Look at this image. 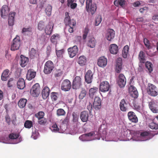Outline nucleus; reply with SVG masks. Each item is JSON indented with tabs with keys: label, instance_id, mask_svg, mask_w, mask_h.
<instances>
[{
	"label": "nucleus",
	"instance_id": "f257e3e1",
	"mask_svg": "<svg viewBox=\"0 0 158 158\" xmlns=\"http://www.w3.org/2000/svg\"><path fill=\"white\" fill-rule=\"evenodd\" d=\"M86 9L88 12L93 15L96 11V4L92 3V0H86Z\"/></svg>",
	"mask_w": 158,
	"mask_h": 158
},
{
	"label": "nucleus",
	"instance_id": "f03ea898",
	"mask_svg": "<svg viewBox=\"0 0 158 158\" xmlns=\"http://www.w3.org/2000/svg\"><path fill=\"white\" fill-rule=\"evenodd\" d=\"M146 89L148 94L151 96L156 97L158 95V90L157 87L152 84H148Z\"/></svg>",
	"mask_w": 158,
	"mask_h": 158
},
{
	"label": "nucleus",
	"instance_id": "7ed1b4c3",
	"mask_svg": "<svg viewBox=\"0 0 158 158\" xmlns=\"http://www.w3.org/2000/svg\"><path fill=\"white\" fill-rule=\"evenodd\" d=\"M53 68V63L50 60H48L44 64V72L46 74H49L52 72Z\"/></svg>",
	"mask_w": 158,
	"mask_h": 158
},
{
	"label": "nucleus",
	"instance_id": "20e7f679",
	"mask_svg": "<svg viewBox=\"0 0 158 158\" xmlns=\"http://www.w3.org/2000/svg\"><path fill=\"white\" fill-rule=\"evenodd\" d=\"M40 92V87L38 83H36L33 85L30 90L31 94L34 97L38 96Z\"/></svg>",
	"mask_w": 158,
	"mask_h": 158
},
{
	"label": "nucleus",
	"instance_id": "39448f33",
	"mask_svg": "<svg viewBox=\"0 0 158 158\" xmlns=\"http://www.w3.org/2000/svg\"><path fill=\"white\" fill-rule=\"evenodd\" d=\"M20 44V41L19 37V36L16 37L13 40L12 44L11 45V50L15 51L18 50L19 48Z\"/></svg>",
	"mask_w": 158,
	"mask_h": 158
},
{
	"label": "nucleus",
	"instance_id": "423d86ee",
	"mask_svg": "<svg viewBox=\"0 0 158 158\" xmlns=\"http://www.w3.org/2000/svg\"><path fill=\"white\" fill-rule=\"evenodd\" d=\"M117 83L121 88L124 87L126 83V79L125 76L122 73L120 74L117 79Z\"/></svg>",
	"mask_w": 158,
	"mask_h": 158
},
{
	"label": "nucleus",
	"instance_id": "0eeeda50",
	"mask_svg": "<svg viewBox=\"0 0 158 158\" xmlns=\"http://www.w3.org/2000/svg\"><path fill=\"white\" fill-rule=\"evenodd\" d=\"M71 84L70 81L68 79L63 81L61 85V89L64 91H69L71 89Z\"/></svg>",
	"mask_w": 158,
	"mask_h": 158
},
{
	"label": "nucleus",
	"instance_id": "6e6552de",
	"mask_svg": "<svg viewBox=\"0 0 158 158\" xmlns=\"http://www.w3.org/2000/svg\"><path fill=\"white\" fill-rule=\"evenodd\" d=\"M110 88L109 83L107 81L101 82L99 85L100 91L102 92H106L109 91Z\"/></svg>",
	"mask_w": 158,
	"mask_h": 158
},
{
	"label": "nucleus",
	"instance_id": "1a4fd4ad",
	"mask_svg": "<svg viewBox=\"0 0 158 158\" xmlns=\"http://www.w3.org/2000/svg\"><path fill=\"white\" fill-rule=\"evenodd\" d=\"M68 51L69 57L71 58H73L78 53V48L77 46L75 45L73 47L69 48L68 49Z\"/></svg>",
	"mask_w": 158,
	"mask_h": 158
},
{
	"label": "nucleus",
	"instance_id": "9d476101",
	"mask_svg": "<svg viewBox=\"0 0 158 158\" xmlns=\"http://www.w3.org/2000/svg\"><path fill=\"white\" fill-rule=\"evenodd\" d=\"M81 85V78L80 77L76 76L74 79L72 83L73 89H79Z\"/></svg>",
	"mask_w": 158,
	"mask_h": 158
},
{
	"label": "nucleus",
	"instance_id": "9b49d317",
	"mask_svg": "<svg viewBox=\"0 0 158 158\" xmlns=\"http://www.w3.org/2000/svg\"><path fill=\"white\" fill-rule=\"evenodd\" d=\"M94 73L90 70H89L86 73L85 76V80L88 84L91 83L92 82Z\"/></svg>",
	"mask_w": 158,
	"mask_h": 158
},
{
	"label": "nucleus",
	"instance_id": "f8f14e48",
	"mask_svg": "<svg viewBox=\"0 0 158 158\" xmlns=\"http://www.w3.org/2000/svg\"><path fill=\"white\" fill-rule=\"evenodd\" d=\"M54 24L52 21H50L48 25L45 27V32L47 35H50L53 31Z\"/></svg>",
	"mask_w": 158,
	"mask_h": 158
},
{
	"label": "nucleus",
	"instance_id": "ddd939ff",
	"mask_svg": "<svg viewBox=\"0 0 158 158\" xmlns=\"http://www.w3.org/2000/svg\"><path fill=\"white\" fill-rule=\"evenodd\" d=\"M100 128H99L98 132L96 131L94 132V139H100V137H104L107 134V132L105 130H103L102 134H100V132H101ZM103 139V138H102Z\"/></svg>",
	"mask_w": 158,
	"mask_h": 158
},
{
	"label": "nucleus",
	"instance_id": "4468645a",
	"mask_svg": "<svg viewBox=\"0 0 158 158\" xmlns=\"http://www.w3.org/2000/svg\"><path fill=\"white\" fill-rule=\"evenodd\" d=\"M127 116L129 119L132 122L136 123L138 122V118L133 112H129L127 114Z\"/></svg>",
	"mask_w": 158,
	"mask_h": 158
},
{
	"label": "nucleus",
	"instance_id": "2eb2a0df",
	"mask_svg": "<svg viewBox=\"0 0 158 158\" xmlns=\"http://www.w3.org/2000/svg\"><path fill=\"white\" fill-rule=\"evenodd\" d=\"M114 31L111 29H108L106 34V37L107 40L110 41L113 40L115 36Z\"/></svg>",
	"mask_w": 158,
	"mask_h": 158
},
{
	"label": "nucleus",
	"instance_id": "dca6fc26",
	"mask_svg": "<svg viewBox=\"0 0 158 158\" xmlns=\"http://www.w3.org/2000/svg\"><path fill=\"white\" fill-rule=\"evenodd\" d=\"M107 60L106 58L104 56L100 57L98 60V65L101 67H104L106 66L107 64Z\"/></svg>",
	"mask_w": 158,
	"mask_h": 158
},
{
	"label": "nucleus",
	"instance_id": "f3484780",
	"mask_svg": "<svg viewBox=\"0 0 158 158\" xmlns=\"http://www.w3.org/2000/svg\"><path fill=\"white\" fill-rule=\"evenodd\" d=\"M101 100L100 97H95L93 106L96 109H100L101 108Z\"/></svg>",
	"mask_w": 158,
	"mask_h": 158
},
{
	"label": "nucleus",
	"instance_id": "a211bd4d",
	"mask_svg": "<svg viewBox=\"0 0 158 158\" xmlns=\"http://www.w3.org/2000/svg\"><path fill=\"white\" fill-rule=\"evenodd\" d=\"M98 88L96 87H94L91 88L89 92V97L93 98L98 93Z\"/></svg>",
	"mask_w": 158,
	"mask_h": 158
},
{
	"label": "nucleus",
	"instance_id": "6ab92c4d",
	"mask_svg": "<svg viewBox=\"0 0 158 158\" xmlns=\"http://www.w3.org/2000/svg\"><path fill=\"white\" fill-rule=\"evenodd\" d=\"M128 102H126L124 99H122L119 104L120 110L122 111L125 112L128 110L127 105Z\"/></svg>",
	"mask_w": 158,
	"mask_h": 158
},
{
	"label": "nucleus",
	"instance_id": "aec40b11",
	"mask_svg": "<svg viewBox=\"0 0 158 158\" xmlns=\"http://www.w3.org/2000/svg\"><path fill=\"white\" fill-rule=\"evenodd\" d=\"M148 106L151 110L154 113L158 112V109H157V104L153 101H152L149 103Z\"/></svg>",
	"mask_w": 158,
	"mask_h": 158
},
{
	"label": "nucleus",
	"instance_id": "412c9836",
	"mask_svg": "<svg viewBox=\"0 0 158 158\" xmlns=\"http://www.w3.org/2000/svg\"><path fill=\"white\" fill-rule=\"evenodd\" d=\"M36 74L35 72L32 69H30L27 71L26 75L27 78L28 80H31L35 77Z\"/></svg>",
	"mask_w": 158,
	"mask_h": 158
},
{
	"label": "nucleus",
	"instance_id": "4be33fe9",
	"mask_svg": "<svg viewBox=\"0 0 158 158\" xmlns=\"http://www.w3.org/2000/svg\"><path fill=\"white\" fill-rule=\"evenodd\" d=\"M50 92L49 88L47 86H45L42 92V95L44 99H46L49 96Z\"/></svg>",
	"mask_w": 158,
	"mask_h": 158
},
{
	"label": "nucleus",
	"instance_id": "5701e85b",
	"mask_svg": "<svg viewBox=\"0 0 158 158\" xmlns=\"http://www.w3.org/2000/svg\"><path fill=\"white\" fill-rule=\"evenodd\" d=\"M9 11L8 7L6 5H3L1 10V15L2 17L7 15Z\"/></svg>",
	"mask_w": 158,
	"mask_h": 158
},
{
	"label": "nucleus",
	"instance_id": "b1692460",
	"mask_svg": "<svg viewBox=\"0 0 158 158\" xmlns=\"http://www.w3.org/2000/svg\"><path fill=\"white\" fill-rule=\"evenodd\" d=\"M89 114L87 111H83L81 112L80 118L83 122H86L88 120Z\"/></svg>",
	"mask_w": 158,
	"mask_h": 158
},
{
	"label": "nucleus",
	"instance_id": "393cba45",
	"mask_svg": "<svg viewBox=\"0 0 158 158\" xmlns=\"http://www.w3.org/2000/svg\"><path fill=\"white\" fill-rule=\"evenodd\" d=\"M17 88L20 89H22L24 88L25 86V82L23 79L20 78L18 80L17 83Z\"/></svg>",
	"mask_w": 158,
	"mask_h": 158
},
{
	"label": "nucleus",
	"instance_id": "a878e982",
	"mask_svg": "<svg viewBox=\"0 0 158 158\" xmlns=\"http://www.w3.org/2000/svg\"><path fill=\"white\" fill-rule=\"evenodd\" d=\"M145 57L144 52L142 51H140L138 55V59L140 63H144L145 62Z\"/></svg>",
	"mask_w": 158,
	"mask_h": 158
},
{
	"label": "nucleus",
	"instance_id": "bb28decb",
	"mask_svg": "<svg viewBox=\"0 0 158 158\" xmlns=\"http://www.w3.org/2000/svg\"><path fill=\"white\" fill-rule=\"evenodd\" d=\"M15 14V12H10L9 15L8 20V24L10 26H12L14 25V17Z\"/></svg>",
	"mask_w": 158,
	"mask_h": 158
},
{
	"label": "nucleus",
	"instance_id": "cd10ccee",
	"mask_svg": "<svg viewBox=\"0 0 158 158\" xmlns=\"http://www.w3.org/2000/svg\"><path fill=\"white\" fill-rule=\"evenodd\" d=\"M64 21L66 25L71 24L73 22H76L74 21L71 20L70 17L69 15V13L68 12H66L65 13V16Z\"/></svg>",
	"mask_w": 158,
	"mask_h": 158
},
{
	"label": "nucleus",
	"instance_id": "c85d7f7f",
	"mask_svg": "<svg viewBox=\"0 0 158 158\" xmlns=\"http://www.w3.org/2000/svg\"><path fill=\"white\" fill-rule=\"evenodd\" d=\"M86 62V57L84 56H80L78 58L77 60V63L81 66H83L85 65Z\"/></svg>",
	"mask_w": 158,
	"mask_h": 158
},
{
	"label": "nucleus",
	"instance_id": "c756f323",
	"mask_svg": "<svg viewBox=\"0 0 158 158\" xmlns=\"http://www.w3.org/2000/svg\"><path fill=\"white\" fill-rule=\"evenodd\" d=\"M110 50L111 54H116L118 51V47L116 44H112L110 46Z\"/></svg>",
	"mask_w": 158,
	"mask_h": 158
},
{
	"label": "nucleus",
	"instance_id": "7c9ffc66",
	"mask_svg": "<svg viewBox=\"0 0 158 158\" xmlns=\"http://www.w3.org/2000/svg\"><path fill=\"white\" fill-rule=\"evenodd\" d=\"M20 59H21L20 65L22 67H24L27 65V63L28 61V59L23 55H21Z\"/></svg>",
	"mask_w": 158,
	"mask_h": 158
},
{
	"label": "nucleus",
	"instance_id": "2f4dec72",
	"mask_svg": "<svg viewBox=\"0 0 158 158\" xmlns=\"http://www.w3.org/2000/svg\"><path fill=\"white\" fill-rule=\"evenodd\" d=\"M9 70L8 69H5L4 71L1 75V79L3 81H6L9 77Z\"/></svg>",
	"mask_w": 158,
	"mask_h": 158
},
{
	"label": "nucleus",
	"instance_id": "473e14b6",
	"mask_svg": "<svg viewBox=\"0 0 158 158\" xmlns=\"http://www.w3.org/2000/svg\"><path fill=\"white\" fill-rule=\"evenodd\" d=\"M129 47L128 45L125 46L123 49L122 52V56L124 58H127L128 53Z\"/></svg>",
	"mask_w": 158,
	"mask_h": 158
},
{
	"label": "nucleus",
	"instance_id": "72a5a7b5",
	"mask_svg": "<svg viewBox=\"0 0 158 158\" xmlns=\"http://www.w3.org/2000/svg\"><path fill=\"white\" fill-rule=\"evenodd\" d=\"M52 9V7L50 5H48L46 6L45 12L48 16H50L51 15Z\"/></svg>",
	"mask_w": 158,
	"mask_h": 158
},
{
	"label": "nucleus",
	"instance_id": "f704fd0d",
	"mask_svg": "<svg viewBox=\"0 0 158 158\" xmlns=\"http://www.w3.org/2000/svg\"><path fill=\"white\" fill-rule=\"evenodd\" d=\"M27 102V100L26 99H20L18 102V105L20 108H23L26 106Z\"/></svg>",
	"mask_w": 158,
	"mask_h": 158
},
{
	"label": "nucleus",
	"instance_id": "c9c22d12",
	"mask_svg": "<svg viewBox=\"0 0 158 158\" xmlns=\"http://www.w3.org/2000/svg\"><path fill=\"white\" fill-rule=\"evenodd\" d=\"M95 40L94 38H90L88 40V46L91 48H94L95 46Z\"/></svg>",
	"mask_w": 158,
	"mask_h": 158
},
{
	"label": "nucleus",
	"instance_id": "e433bc0d",
	"mask_svg": "<svg viewBox=\"0 0 158 158\" xmlns=\"http://www.w3.org/2000/svg\"><path fill=\"white\" fill-rule=\"evenodd\" d=\"M94 135V132H91L89 133L82 135L80 136L79 138L80 139H81L82 140H84L86 139L87 137L92 136Z\"/></svg>",
	"mask_w": 158,
	"mask_h": 158
},
{
	"label": "nucleus",
	"instance_id": "4c0bfd02",
	"mask_svg": "<svg viewBox=\"0 0 158 158\" xmlns=\"http://www.w3.org/2000/svg\"><path fill=\"white\" fill-rule=\"evenodd\" d=\"M76 25V22H73L71 24L66 25V28L68 29L69 32L70 33H73V27Z\"/></svg>",
	"mask_w": 158,
	"mask_h": 158
},
{
	"label": "nucleus",
	"instance_id": "58836bf2",
	"mask_svg": "<svg viewBox=\"0 0 158 158\" xmlns=\"http://www.w3.org/2000/svg\"><path fill=\"white\" fill-rule=\"evenodd\" d=\"M145 67L148 69L149 73H151L153 71V65L150 62L147 61L145 62Z\"/></svg>",
	"mask_w": 158,
	"mask_h": 158
},
{
	"label": "nucleus",
	"instance_id": "ea45409f",
	"mask_svg": "<svg viewBox=\"0 0 158 158\" xmlns=\"http://www.w3.org/2000/svg\"><path fill=\"white\" fill-rule=\"evenodd\" d=\"M19 136V134L16 133H12L9 135V138L11 139H16Z\"/></svg>",
	"mask_w": 158,
	"mask_h": 158
},
{
	"label": "nucleus",
	"instance_id": "a19ab883",
	"mask_svg": "<svg viewBox=\"0 0 158 158\" xmlns=\"http://www.w3.org/2000/svg\"><path fill=\"white\" fill-rule=\"evenodd\" d=\"M45 23L43 21H40L38 23L37 28L40 31L44 30L45 27Z\"/></svg>",
	"mask_w": 158,
	"mask_h": 158
},
{
	"label": "nucleus",
	"instance_id": "79ce46f5",
	"mask_svg": "<svg viewBox=\"0 0 158 158\" xmlns=\"http://www.w3.org/2000/svg\"><path fill=\"white\" fill-rule=\"evenodd\" d=\"M29 55L31 58H33L34 57L37 55V51L34 48H31L29 52Z\"/></svg>",
	"mask_w": 158,
	"mask_h": 158
},
{
	"label": "nucleus",
	"instance_id": "37998d69",
	"mask_svg": "<svg viewBox=\"0 0 158 158\" xmlns=\"http://www.w3.org/2000/svg\"><path fill=\"white\" fill-rule=\"evenodd\" d=\"M149 127L152 129H158V124L154 122H152L150 123L148 125Z\"/></svg>",
	"mask_w": 158,
	"mask_h": 158
},
{
	"label": "nucleus",
	"instance_id": "c03bdc74",
	"mask_svg": "<svg viewBox=\"0 0 158 158\" xmlns=\"http://www.w3.org/2000/svg\"><path fill=\"white\" fill-rule=\"evenodd\" d=\"M58 93L56 92H52L51 93V97L52 101H56L57 100Z\"/></svg>",
	"mask_w": 158,
	"mask_h": 158
},
{
	"label": "nucleus",
	"instance_id": "a18cd8bd",
	"mask_svg": "<svg viewBox=\"0 0 158 158\" xmlns=\"http://www.w3.org/2000/svg\"><path fill=\"white\" fill-rule=\"evenodd\" d=\"M59 38L60 36L58 34H54L51 37V41L52 43H54Z\"/></svg>",
	"mask_w": 158,
	"mask_h": 158
},
{
	"label": "nucleus",
	"instance_id": "49530a36",
	"mask_svg": "<svg viewBox=\"0 0 158 158\" xmlns=\"http://www.w3.org/2000/svg\"><path fill=\"white\" fill-rule=\"evenodd\" d=\"M56 114L58 116L64 115L65 112L63 109H59L57 110Z\"/></svg>",
	"mask_w": 158,
	"mask_h": 158
},
{
	"label": "nucleus",
	"instance_id": "de8ad7c7",
	"mask_svg": "<svg viewBox=\"0 0 158 158\" xmlns=\"http://www.w3.org/2000/svg\"><path fill=\"white\" fill-rule=\"evenodd\" d=\"M50 129L52 131L54 132H57L59 131V129L56 123H55L53 124L51 127Z\"/></svg>",
	"mask_w": 158,
	"mask_h": 158
},
{
	"label": "nucleus",
	"instance_id": "09e8293b",
	"mask_svg": "<svg viewBox=\"0 0 158 158\" xmlns=\"http://www.w3.org/2000/svg\"><path fill=\"white\" fill-rule=\"evenodd\" d=\"M24 126L26 128H31L32 126V121L30 120H27L24 123Z\"/></svg>",
	"mask_w": 158,
	"mask_h": 158
},
{
	"label": "nucleus",
	"instance_id": "8fccbe9b",
	"mask_svg": "<svg viewBox=\"0 0 158 158\" xmlns=\"http://www.w3.org/2000/svg\"><path fill=\"white\" fill-rule=\"evenodd\" d=\"M44 113L43 111H40L35 115V117L38 119H40L41 118H44Z\"/></svg>",
	"mask_w": 158,
	"mask_h": 158
},
{
	"label": "nucleus",
	"instance_id": "3c124183",
	"mask_svg": "<svg viewBox=\"0 0 158 158\" xmlns=\"http://www.w3.org/2000/svg\"><path fill=\"white\" fill-rule=\"evenodd\" d=\"M102 21V18L101 16L100 15L98 16L95 19V26H98L101 23Z\"/></svg>",
	"mask_w": 158,
	"mask_h": 158
},
{
	"label": "nucleus",
	"instance_id": "603ef678",
	"mask_svg": "<svg viewBox=\"0 0 158 158\" xmlns=\"http://www.w3.org/2000/svg\"><path fill=\"white\" fill-rule=\"evenodd\" d=\"M38 123L40 125H44L47 122V120L45 118L38 119Z\"/></svg>",
	"mask_w": 158,
	"mask_h": 158
},
{
	"label": "nucleus",
	"instance_id": "864d4df0",
	"mask_svg": "<svg viewBox=\"0 0 158 158\" xmlns=\"http://www.w3.org/2000/svg\"><path fill=\"white\" fill-rule=\"evenodd\" d=\"M64 49H62L59 50L57 51L56 50V53L57 56L58 57H60L62 56V55L64 53Z\"/></svg>",
	"mask_w": 158,
	"mask_h": 158
},
{
	"label": "nucleus",
	"instance_id": "5fc2aeb1",
	"mask_svg": "<svg viewBox=\"0 0 158 158\" xmlns=\"http://www.w3.org/2000/svg\"><path fill=\"white\" fill-rule=\"evenodd\" d=\"M143 42L145 46L148 49H149L151 48L150 43L149 41L146 38H144Z\"/></svg>",
	"mask_w": 158,
	"mask_h": 158
},
{
	"label": "nucleus",
	"instance_id": "6e6d98bb",
	"mask_svg": "<svg viewBox=\"0 0 158 158\" xmlns=\"http://www.w3.org/2000/svg\"><path fill=\"white\" fill-rule=\"evenodd\" d=\"M149 135V133L147 131H144L141 132L140 134V136L141 137H143L145 138V140H147V137Z\"/></svg>",
	"mask_w": 158,
	"mask_h": 158
},
{
	"label": "nucleus",
	"instance_id": "4d7b16f0",
	"mask_svg": "<svg viewBox=\"0 0 158 158\" xmlns=\"http://www.w3.org/2000/svg\"><path fill=\"white\" fill-rule=\"evenodd\" d=\"M86 92L85 90H82L79 95V98L81 99H83L86 95Z\"/></svg>",
	"mask_w": 158,
	"mask_h": 158
},
{
	"label": "nucleus",
	"instance_id": "13d9d810",
	"mask_svg": "<svg viewBox=\"0 0 158 158\" xmlns=\"http://www.w3.org/2000/svg\"><path fill=\"white\" fill-rule=\"evenodd\" d=\"M72 115L73 116V121L74 122H76L78 120L79 114H77L76 112H73V113Z\"/></svg>",
	"mask_w": 158,
	"mask_h": 158
},
{
	"label": "nucleus",
	"instance_id": "bf43d9fd",
	"mask_svg": "<svg viewBox=\"0 0 158 158\" xmlns=\"http://www.w3.org/2000/svg\"><path fill=\"white\" fill-rule=\"evenodd\" d=\"M32 31V28L29 27L26 28H23L22 30V32L23 33H25L26 32H31Z\"/></svg>",
	"mask_w": 158,
	"mask_h": 158
},
{
	"label": "nucleus",
	"instance_id": "052dcab7",
	"mask_svg": "<svg viewBox=\"0 0 158 158\" xmlns=\"http://www.w3.org/2000/svg\"><path fill=\"white\" fill-rule=\"evenodd\" d=\"M131 94L132 97L134 98H137L138 96V93L137 90L132 92Z\"/></svg>",
	"mask_w": 158,
	"mask_h": 158
},
{
	"label": "nucleus",
	"instance_id": "680f3d73",
	"mask_svg": "<svg viewBox=\"0 0 158 158\" xmlns=\"http://www.w3.org/2000/svg\"><path fill=\"white\" fill-rule=\"evenodd\" d=\"M13 79L12 78H10L9 80L8 83L7 85L9 87H11L13 86L14 84Z\"/></svg>",
	"mask_w": 158,
	"mask_h": 158
},
{
	"label": "nucleus",
	"instance_id": "e2e57ef3",
	"mask_svg": "<svg viewBox=\"0 0 158 158\" xmlns=\"http://www.w3.org/2000/svg\"><path fill=\"white\" fill-rule=\"evenodd\" d=\"M69 118L68 116H67L62 121L63 124H66V125L68 123L69 121Z\"/></svg>",
	"mask_w": 158,
	"mask_h": 158
},
{
	"label": "nucleus",
	"instance_id": "0e129e2a",
	"mask_svg": "<svg viewBox=\"0 0 158 158\" xmlns=\"http://www.w3.org/2000/svg\"><path fill=\"white\" fill-rule=\"evenodd\" d=\"M126 1L125 0H119V5L122 7H123L125 6Z\"/></svg>",
	"mask_w": 158,
	"mask_h": 158
},
{
	"label": "nucleus",
	"instance_id": "69168bd1",
	"mask_svg": "<svg viewBox=\"0 0 158 158\" xmlns=\"http://www.w3.org/2000/svg\"><path fill=\"white\" fill-rule=\"evenodd\" d=\"M122 69V66L119 65H116L115 69L117 73H120Z\"/></svg>",
	"mask_w": 158,
	"mask_h": 158
},
{
	"label": "nucleus",
	"instance_id": "338daca9",
	"mask_svg": "<svg viewBox=\"0 0 158 158\" xmlns=\"http://www.w3.org/2000/svg\"><path fill=\"white\" fill-rule=\"evenodd\" d=\"M122 60L121 58H118L117 60L116 65H119L122 66Z\"/></svg>",
	"mask_w": 158,
	"mask_h": 158
},
{
	"label": "nucleus",
	"instance_id": "774afa93",
	"mask_svg": "<svg viewBox=\"0 0 158 158\" xmlns=\"http://www.w3.org/2000/svg\"><path fill=\"white\" fill-rule=\"evenodd\" d=\"M5 120L6 122L9 125L10 123V118L9 116L8 115L5 116Z\"/></svg>",
	"mask_w": 158,
	"mask_h": 158
}]
</instances>
